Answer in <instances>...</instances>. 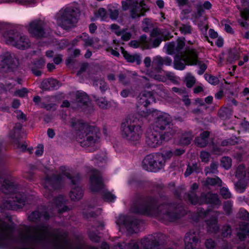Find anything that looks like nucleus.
I'll list each match as a JSON object with an SVG mask.
<instances>
[{"instance_id":"obj_1","label":"nucleus","mask_w":249,"mask_h":249,"mask_svg":"<svg viewBox=\"0 0 249 249\" xmlns=\"http://www.w3.org/2000/svg\"><path fill=\"white\" fill-rule=\"evenodd\" d=\"M17 187L12 179H5L1 187L2 192L5 195H9L6 200H0V203L7 209L17 210L22 208L25 204L24 195L16 192Z\"/></svg>"},{"instance_id":"obj_2","label":"nucleus","mask_w":249,"mask_h":249,"mask_svg":"<svg viewBox=\"0 0 249 249\" xmlns=\"http://www.w3.org/2000/svg\"><path fill=\"white\" fill-rule=\"evenodd\" d=\"M75 129V137L82 146H92L96 144L99 139L98 129L93 126L79 121L72 124Z\"/></svg>"},{"instance_id":"obj_3","label":"nucleus","mask_w":249,"mask_h":249,"mask_svg":"<svg viewBox=\"0 0 249 249\" xmlns=\"http://www.w3.org/2000/svg\"><path fill=\"white\" fill-rule=\"evenodd\" d=\"M139 122V119L134 115H131L127 117L121 125L122 137L131 142L138 141L142 133Z\"/></svg>"},{"instance_id":"obj_4","label":"nucleus","mask_w":249,"mask_h":249,"mask_svg":"<svg viewBox=\"0 0 249 249\" xmlns=\"http://www.w3.org/2000/svg\"><path fill=\"white\" fill-rule=\"evenodd\" d=\"M152 115L154 117L155 121L153 124V128L158 130L160 131L166 132L170 131L172 132V129L175 130V133L177 131V128L171 124V118L170 116L165 112L158 110H153L152 112L147 111L142 114L144 117H148Z\"/></svg>"},{"instance_id":"obj_5","label":"nucleus","mask_w":249,"mask_h":249,"mask_svg":"<svg viewBox=\"0 0 249 249\" xmlns=\"http://www.w3.org/2000/svg\"><path fill=\"white\" fill-rule=\"evenodd\" d=\"M175 134V130L172 129V132L167 131L163 132L153 128L148 130L146 136V142L151 147H156L160 146L163 141H168Z\"/></svg>"},{"instance_id":"obj_6","label":"nucleus","mask_w":249,"mask_h":249,"mask_svg":"<svg viewBox=\"0 0 249 249\" xmlns=\"http://www.w3.org/2000/svg\"><path fill=\"white\" fill-rule=\"evenodd\" d=\"M3 38L7 44L11 45L18 49L24 50L30 46V42L26 36L13 31L4 33Z\"/></svg>"},{"instance_id":"obj_7","label":"nucleus","mask_w":249,"mask_h":249,"mask_svg":"<svg viewBox=\"0 0 249 249\" xmlns=\"http://www.w3.org/2000/svg\"><path fill=\"white\" fill-rule=\"evenodd\" d=\"M198 185L194 183L191 187L190 193L188 195V199L193 204H201L203 202L211 203L214 206L220 204V202L216 194H207L206 195H202L201 198L198 199L194 191L198 188Z\"/></svg>"},{"instance_id":"obj_8","label":"nucleus","mask_w":249,"mask_h":249,"mask_svg":"<svg viewBox=\"0 0 249 249\" xmlns=\"http://www.w3.org/2000/svg\"><path fill=\"white\" fill-rule=\"evenodd\" d=\"M164 166V161L160 153H156L147 155L143 159L142 168L149 172H156Z\"/></svg>"},{"instance_id":"obj_9","label":"nucleus","mask_w":249,"mask_h":249,"mask_svg":"<svg viewBox=\"0 0 249 249\" xmlns=\"http://www.w3.org/2000/svg\"><path fill=\"white\" fill-rule=\"evenodd\" d=\"M196 52L193 49L186 51L180 55L175 57L174 66L175 69L183 70L186 65H195L196 64Z\"/></svg>"},{"instance_id":"obj_10","label":"nucleus","mask_w":249,"mask_h":249,"mask_svg":"<svg viewBox=\"0 0 249 249\" xmlns=\"http://www.w3.org/2000/svg\"><path fill=\"white\" fill-rule=\"evenodd\" d=\"M18 64L15 55L7 52L0 56V72H7L13 71Z\"/></svg>"},{"instance_id":"obj_11","label":"nucleus","mask_w":249,"mask_h":249,"mask_svg":"<svg viewBox=\"0 0 249 249\" xmlns=\"http://www.w3.org/2000/svg\"><path fill=\"white\" fill-rule=\"evenodd\" d=\"M79 13V10L75 6L66 7L63 12V29L67 30L74 26Z\"/></svg>"},{"instance_id":"obj_12","label":"nucleus","mask_w":249,"mask_h":249,"mask_svg":"<svg viewBox=\"0 0 249 249\" xmlns=\"http://www.w3.org/2000/svg\"><path fill=\"white\" fill-rule=\"evenodd\" d=\"M130 8V16L132 18H139L144 16V13L148 11L147 5L143 1L132 0L128 4V9Z\"/></svg>"},{"instance_id":"obj_13","label":"nucleus","mask_w":249,"mask_h":249,"mask_svg":"<svg viewBox=\"0 0 249 249\" xmlns=\"http://www.w3.org/2000/svg\"><path fill=\"white\" fill-rule=\"evenodd\" d=\"M117 225L124 226L129 232L136 233L139 230L140 222L137 219L132 220L130 217L124 215H120L117 220Z\"/></svg>"},{"instance_id":"obj_14","label":"nucleus","mask_w":249,"mask_h":249,"mask_svg":"<svg viewBox=\"0 0 249 249\" xmlns=\"http://www.w3.org/2000/svg\"><path fill=\"white\" fill-rule=\"evenodd\" d=\"M27 27L29 33L34 37L40 38L44 35V22L41 20H34L29 23Z\"/></svg>"},{"instance_id":"obj_15","label":"nucleus","mask_w":249,"mask_h":249,"mask_svg":"<svg viewBox=\"0 0 249 249\" xmlns=\"http://www.w3.org/2000/svg\"><path fill=\"white\" fill-rule=\"evenodd\" d=\"M161 41L162 39L158 34V31L157 30H153L151 33L150 41L152 42V44L148 41L146 36L142 35L140 37V42L145 49L156 48L159 46Z\"/></svg>"},{"instance_id":"obj_16","label":"nucleus","mask_w":249,"mask_h":249,"mask_svg":"<svg viewBox=\"0 0 249 249\" xmlns=\"http://www.w3.org/2000/svg\"><path fill=\"white\" fill-rule=\"evenodd\" d=\"M103 185V182L100 173L97 170H92L89 178L90 190L92 192L98 191L102 188Z\"/></svg>"},{"instance_id":"obj_17","label":"nucleus","mask_w":249,"mask_h":249,"mask_svg":"<svg viewBox=\"0 0 249 249\" xmlns=\"http://www.w3.org/2000/svg\"><path fill=\"white\" fill-rule=\"evenodd\" d=\"M45 188L56 189L61 186L62 178L60 175L47 177L41 182Z\"/></svg>"},{"instance_id":"obj_18","label":"nucleus","mask_w":249,"mask_h":249,"mask_svg":"<svg viewBox=\"0 0 249 249\" xmlns=\"http://www.w3.org/2000/svg\"><path fill=\"white\" fill-rule=\"evenodd\" d=\"M80 180L79 175H76L71 178L72 188L70 192L71 198L74 200L80 199L83 195L82 189L77 184Z\"/></svg>"},{"instance_id":"obj_19","label":"nucleus","mask_w":249,"mask_h":249,"mask_svg":"<svg viewBox=\"0 0 249 249\" xmlns=\"http://www.w3.org/2000/svg\"><path fill=\"white\" fill-rule=\"evenodd\" d=\"M71 106L72 107H82L84 110L90 107L89 98L87 94L84 92H78L76 93V100L75 102H72Z\"/></svg>"},{"instance_id":"obj_20","label":"nucleus","mask_w":249,"mask_h":249,"mask_svg":"<svg viewBox=\"0 0 249 249\" xmlns=\"http://www.w3.org/2000/svg\"><path fill=\"white\" fill-rule=\"evenodd\" d=\"M139 102L140 104L143 105L144 109L141 115L143 114V111L146 112L148 111L146 107L151 103L155 102V97L152 92L150 91H144L141 93L139 96Z\"/></svg>"},{"instance_id":"obj_21","label":"nucleus","mask_w":249,"mask_h":249,"mask_svg":"<svg viewBox=\"0 0 249 249\" xmlns=\"http://www.w3.org/2000/svg\"><path fill=\"white\" fill-rule=\"evenodd\" d=\"M197 235L198 233L191 231L186 234L184 239L185 249H196L197 244L199 241Z\"/></svg>"},{"instance_id":"obj_22","label":"nucleus","mask_w":249,"mask_h":249,"mask_svg":"<svg viewBox=\"0 0 249 249\" xmlns=\"http://www.w3.org/2000/svg\"><path fill=\"white\" fill-rule=\"evenodd\" d=\"M169 206L164 205L160 206L157 213H154L156 215L161 216L163 219L169 221L175 220L176 218H178V216L174 213L169 212Z\"/></svg>"},{"instance_id":"obj_23","label":"nucleus","mask_w":249,"mask_h":249,"mask_svg":"<svg viewBox=\"0 0 249 249\" xmlns=\"http://www.w3.org/2000/svg\"><path fill=\"white\" fill-rule=\"evenodd\" d=\"M60 86L61 83L54 78L44 80L41 84V88L47 90L57 89Z\"/></svg>"},{"instance_id":"obj_24","label":"nucleus","mask_w":249,"mask_h":249,"mask_svg":"<svg viewBox=\"0 0 249 249\" xmlns=\"http://www.w3.org/2000/svg\"><path fill=\"white\" fill-rule=\"evenodd\" d=\"M80 38L84 42L85 46H92L96 49H98L100 47L98 44L99 40L97 38H89L86 33H83L80 36Z\"/></svg>"},{"instance_id":"obj_25","label":"nucleus","mask_w":249,"mask_h":249,"mask_svg":"<svg viewBox=\"0 0 249 249\" xmlns=\"http://www.w3.org/2000/svg\"><path fill=\"white\" fill-rule=\"evenodd\" d=\"M236 177L240 180L249 183V172L246 174L245 167L243 165H240L238 166L235 172Z\"/></svg>"},{"instance_id":"obj_26","label":"nucleus","mask_w":249,"mask_h":249,"mask_svg":"<svg viewBox=\"0 0 249 249\" xmlns=\"http://www.w3.org/2000/svg\"><path fill=\"white\" fill-rule=\"evenodd\" d=\"M158 241L155 237L148 235L142 240V244L145 249H152L157 245Z\"/></svg>"},{"instance_id":"obj_27","label":"nucleus","mask_w":249,"mask_h":249,"mask_svg":"<svg viewBox=\"0 0 249 249\" xmlns=\"http://www.w3.org/2000/svg\"><path fill=\"white\" fill-rule=\"evenodd\" d=\"M149 75L153 79L160 81H165L167 79L173 80L174 78L173 73L169 71H163L162 74L150 73Z\"/></svg>"},{"instance_id":"obj_28","label":"nucleus","mask_w":249,"mask_h":249,"mask_svg":"<svg viewBox=\"0 0 249 249\" xmlns=\"http://www.w3.org/2000/svg\"><path fill=\"white\" fill-rule=\"evenodd\" d=\"M209 136V132L208 131H204L202 132L199 137L196 138L195 140L196 144L199 147H204L208 143V138Z\"/></svg>"},{"instance_id":"obj_29","label":"nucleus","mask_w":249,"mask_h":249,"mask_svg":"<svg viewBox=\"0 0 249 249\" xmlns=\"http://www.w3.org/2000/svg\"><path fill=\"white\" fill-rule=\"evenodd\" d=\"M249 236V224L245 223L240 225L237 232V236L241 240L245 239L246 235Z\"/></svg>"},{"instance_id":"obj_30","label":"nucleus","mask_w":249,"mask_h":249,"mask_svg":"<svg viewBox=\"0 0 249 249\" xmlns=\"http://www.w3.org/2000/svg\"><path fill=\"white\" fill-rule=\"evenodd\" d=\"M41 216L45 219H48L49 218V214L46 212L41 213L38 211H36L32 212L28 216V218L30 221H36Z\"/></svg>"},{"instance_id":"obj_31","label":"nucleus","mask_w":249,"mask_h":249,"mask_svg":"<svg viewBox=\"0 0 249 249\" xmlns=\"http://www.w3.org/2000/svg\"><path fill=\"white\" fill-rule=\"evenodd\" d=\"M153 208L147 205H143L139 207L136 210H133L132 211L135 213H140L143 214H153Z\"/></svg>"},{"instance_id":"obj_32","label":"nucleus","mask_w":249,"mask_h":249,"mask_svg":"<svg viewBox=\"0 0 249 249\" xmlns=\"http://www.w3.org/2000/svg\"><path fill=\"white\" fill-rule=\"evenodd\" d=\"M122 53L123 54L125 59L129 62H136L138 64L140 63L141 59L138 55H131L128 53L126 51H124V49H122Z\"/></svg>"},{"instance_id":"obj_33","label":"nucleus","mask_w":249,"mask_h":249,"mask_svg":"<svg viewBox=\"0 0 249 249\" xmlns=\"http://www.w3.org/2000/svg\"><path fill=\"white\" fill-rule=\"evenodd\" d=\"M192 139V135L190 133H183L179 137L178 143L181 145H187L190 143Z\"/></svg>"},{"instance_id":"obj_34","label":"nucleus","mask_w":249,"mask_h":249,"mask_svg":"<svg viewBox=\"0 0 249 249\" xmlns=\"http://www.w3.org/2000/svg\"><path fill=\"white\" fill-rule=\"evenodd\" d=\"M207 224L208 230L211 232H216L219 229L216 217H213L211 220L207 221Z\"/></svg>"},{"instance_id":"obj_35","label":"nucleus","mask_w":249,"mask_h":249,"mask_svg":"<svg viewBox=\"0 0 249 249\" xmlns=\"http://www.w3.org/2000/svg\"><path fill=\"white\" fill-rule=\"evenodd\" d=\"M231 163V159L228 157H223L221 160V166L227 170L230 168Z\"/></svg>"},{"instance_id":"obj_36","label":"nucleus","mask_w":249,"mask_h":249,"mask_svg":"<svg viewBox=\"0 0 249 249\" xmlns=\"http://www.w3.org/2000/svg\"><path fill=\"white\" fill-rule=\"evenodd\" d=\"M94 86L95 87H99L101 92H104L107 89V86L105 82L102 80H97L94 82Z\"/></svg>"},{"instance_id":"obj_37","label":"nucleus","mask_w":249,"mask_h":249,"mask_svg":"<svg viewBox=\"0 0 249 249\" xmlns=\"http://www.w3.org/2000/svg\"><path fill=\"white\" fill-rule=\"evenodd\" d=\"M218 164L213 162L211 163L210 167L205 168V171L206 175L208 174H216L217 173Z\"/></svg>"},{"instance_id":"obj_38","label":"nucleus","mask_w":249,"mask_h":249,"mask_svg":"<svg viewBox=\"0 0 249 249\" xmlns=\"http://www.w3.org/2000/svg\"><path fill=\"white\" fill-rule=\"evenodd\" d=\"M206 183L208 185H218L221 186L222 184V180L218 177L215 178H207Z\"/></svg>"},{"instance_id":"obj_39","label":"nucleus","mask_w":249,"mask_h":249,"mask_svg":"<svg viewBox=\"0 0 249 249\" xmlns=\"http://www.w3.org/2000/svg\"><path fill=\"white\" fill-rule=\"evenodd\" d=\"M160 154L162 156V160L164 161V162L166 160L170 159L171 157L174 156L173 151L170 149L165 150L162 151L161 153H160Z\"/></svg>"},{"instance_id":"obj_40","label":"nucleus","mask_w":249,"mask_h":249,"mask_svg":"<svg viewBox=\"0 0 249 249\" xmlns=\"http://www.w3.org/2000/svg\"><path fill=\"white\" fill-rule=\"evenodd\" d=\"M12 1H15L18 4L30 6H34L36 3V0H13Z\"/></svg>"},{"instance_id":"obj_41","label":"nucleus","mask_w":249,"mask_h":249,"mask_svg":"<svg viewBox=\"0 0 249 249\" xmlns=\"http://www.w3.org/2000/svg\"><path fill=\"white\" fill-rule=\"evenodd\" d=\"M186 86L188 88L192 87L195 83V77L190 73H188L185 77Z\"/></svg>"},{"instance_id":"obj_42","label":"nucleus","mask_w":249,"mask_h":249,"mask_svg":"<svg viewBox=\"0 0 249 249\" xmlns=\"http://www.w3.org/2000/svg\"><path fill=\"white\" fill-rule=\"evenodd\" d=\"M104 198L108 202H114L116 199V196L111 193L106 191L103 195Z\"/></svg>"},{"instance_id":"obj_43","label":"nucleus","mask_w":249,"mask_h":249,"mask_svg":"<svg viewBox=\"0 0 249 249\" xmlns=\"http://www.w3.org/2000/svg\"><path fill=\"white\" fill-rule=\"evenodd\" d=\"M234 188L237 192L241 193L245 190L246 185L244 183L238 181L234 184Z\"/></svg>"},{"instance_id":"obj_44","label":"nucleus","mask_w":249,"mask_h":249,"mask_svg":"<svg viewBox=\"0 0 249 249\" xmlns=\"http://www.w3.org/2000/svg\"><path fill=\"white\" fill-rule=\"evenodd\" d=\"M195 61L196 63V65H199V68H200V70L198 71V73L200 75L203 74L204 73V71L206 70L207 66L204 63H202L201 62H200V61H199L197 59V55L196 53V60Z\"/></svg>"},{"instance_id":"obj_45","label":"nucleus","mask_w":249,"mask_h":249,"mask_svg":"<svg viewBox=\"0 0 249 249\" xmlns=\"http://www.w3.org/2000/svg\"><path fill=\"white\" fill-rule=\"evenodd\" d=\"M179 30L182 34H188L191 33L192 28L189 24H182L179 27Z\"/></svg>"},{"instance_id":"obj_46","label":"nucleus","mask_w":249,"mask_h":249,"mask_svg":"<svg viewBox=\"0 0 249 249\" xmlns=\"http://www.w3.org/2000/svg\"><path fill=\"white\" fill-rule=\"evenodd\" d=\"M96 101L98 105L101 108H107L108 106V103L105 98H98L96 99Z\"/></svg>"},{"instance_id":"obj_47","label":"nucleus","mask_w":249,"mask_h":249,"mask_svg":"<svg viewBox=\"0 0 249 249\" xmlns=\"http://www.w3.org/2000/svg\"><path fill=\"white\" fill-rule=\"evenodd\" d=\"M212 7V4L211 3L208 1H205L202 5V6L198 9V14L199 15H201V14H203L204 11L203 9V8L205 9H210Z\"/></svg>"},{"instance_id":"obj_48","label":"nucleus","mask_w":249,"mask_h":249,"mask_svg":"<svg viewBox=\"0 0 249 249\" xmlns=\"http://www.w3.org/2000/svg\"><path fill=\"white\" fill-rule=\"evenodd\" d=\"M205 79L210 84L212 85H216L218 82V79L213 76L211 75H205Z\"/></svg>"},{"instance_id":"obj_49","label":"nucleus","mask_w":249,"mask_h":249,"mask_svg":"<svg viewBox=\"0 0 249 249\" xmlns=\"http://www.w3.org/2000/svg\"><path fill=\"white\" fill-rule=\"evenodd\" d=\"M44 60L43 58H40L38 60L35 62L31 66V67H34L36 69H41L44 66Z\"/></svg>"},{"instance_id":"obj_50","label":"nucleus","mask_w":249,"mask_h":249,"mask_svg":"<svg viewBox=\"0 0 249 249\" xmlns=\"http://www.w3.org/2000/svg\"><path fill=\"white\" fill-rule=\"evenodd\" d=\"M28 92V91L27 89L24 88L16 90L14 95L16 96H18L20 97H24L27 95Z\"/></svg>"},{"instance_id":"obj_51","label":"nucleus","mask_w":249,"mask_h":249,"mask_svg":"<svg viewBox=\"0 0 249 249\" xmlns=\"http://www.w3.org/2000/svg\"><path fill=\"white\" fill-rule=\"evenodd\" d=\"M220 193L224 198H229L231 197V194L226 187H223L220 189Z\"/></svg>"},{"instance_id":"obj_52","label":"nucleus","mask_w":249,"mask_h":249,"mask_svg":"<svg viewBox=\"0 0 249 249\" xmlns=\"http://www.w3.org/2000/svg\"><path fill=\"white\" fill-rule=\"evenodd\" d=\"M163 65L162 58L159 56H157L153 59V66L155 67H159Z\"/></svg>"},{"instance_id":"obj_53","label":"nucleus","mask_w":249,"mask_h":249,"mask_svg":"<svg viewBox=\"0 0 249 249\" xmlns=\"http://www.w3.org/2000/svg\"><path fill=\"white\" fill-rule=\"evenodd\" d=\"M55 23L59 26H62V12L61 10L55 16Z\"/></svg>"},{"instance_id":"obj_54","label":"nucleus","mask_w":249,"mask_h":249,"mask_svg":"<svg viewBox=\"0 0 249 249\" xmlns=\"http://www.w3.org/2000/svg\"><path fill=\"white\" fill-rule=\"evenodd\" d=\"M95 160H97V164L100 163H105L107 161L106 155L104 153H102L100 156L95 158Z\"/></svg>"},{"instance_id":"obj_55","label":"nucleus","mask_w":249,"mask_h":249,"mask_svg":"<svg viewBox=\"0 0 249 249\" xmlns=\"http://www.w3.org/2000/svg\"><path fill=\"white\" fill-rule=\"evenodd\" d=\"M121 35L122 36V39L124 41L128 40L131 36V33L125 30L121 31Z\"/></svg>"},{"instance_id":"obj_56","label":"nucleus","mask_w":249,"mask_h":249,"mask_svg":"<svg viewBox=\"0 0 249 249\" xmlns=\"http://www.w3.org/2000/svg\"><path fill=\"white\" fill-rule=\"evenodd\" d=\"M98 17L101 20H105L107 17L106 11L104 8H101L98 10Z\"/></svg>"},{"instance_id":"obj_57","label":"nucleus","mask_w":249,"mask_h":249,"mask_svg":"<svg viewBox=\"0 0 249 249\" xmlns=\"http://www.w3.org/2000/svg\"><path fill=\"white\" fill-rule=\"evenodd\" d=\"M210 154L209 153L202 151L200 153V158L202 161L207 162L209 160Z\"/></svg>"},{"instance_id":"obj_58","label":"nucleus","mask_w":249,"mask_h":249,"mask_svg":"<svg viewBox=\"0 0 249 249\" xmlns=\"http://www.w3.org/2000/svg\"><path fill=\"white\" fill-rule=\"evenodd\" d=\"M131 95H133L132 89H124L121 92V95L124 98L127 97Z\"/></svg>"},{"instance_id":"obj_59","label":"nucleus","mask_w":249,"mask_h":249,"mask_svg":"<svg viewBox=\"0 0 249 249\" xmlns=\"http://www.w3.org/2000/svg\"><path fill=\"white\" fill-rule=\"evenodd\" d=\"M109 10L110 18L112 19H116L117 18L119 15L118 10L117 9L112 10L111 9H110Z\"/></svg>"},{"instance_id":"obj_60","label":"nucleus","mask_w":249,"mask_h":249,"mask_svg":"<svg viewBox=\"0 0 249 249\" xmlns=\"http://www.w3.org/2000/svg\"><path fill=\"white\" fill-rule=\"evenodd\" d=\"M83 213L87 217H92L96 215V214L94 213L93 211L89 208H87V209H84Z\"/></svg>"},{"instance_id":"obj_61","label":"nucleus","mask_w":249,"mask_h":249,"mask_svg":"<svg viewBox=\"0 0 249 249\" xmlns=\"http://www.w3.org/2000/svg\"><path fill=\"white\" fill-rule=\"evenodd\" d=\"M232 204L231 201H227L224 203V210L228 213H229L231 210Z\"/></svg>"},{"instance_id":"obj_62","label":"nucleus","mask_w":249,"mask_h":249,"mask_svg":"<svg viewBox=\"0 0 249 249\" xmlns=\"http://www.w3.org/2000/svg\"><path fill=\"white\" fill-rule=\"evenodd\" d=\"M43 153V146L42 144L38 145L35 151V154L37 156H40Z\"/></svg>"},{"instance_id":"obj_63","label":"nucleus","mask_w":249,"mask_h":249,"mask_svg":"<svg viewBox=\"0 0 249 249\" xmlns=\"http://www.w3.org/2000/svg\"><path fill=\"white\" fill-rule=\"evenodd\" d=\"M241 16L245 19H249V9H245L244 10H240Z\"/></svg>"},{"instance_id":"obj_64","label":"nucleus","mask_w":249,"mask_h":249,"mask_svg":"<svg viewBox=\"0 0 249 249\" xmlns=\"http://www.w3.org/2000/svg\"><path fill=\"white\" fill-rule=\"evenodd\" d=\"M241 129L243 131L249 132V123L244 121L241 124Z\"/></svg>"}]
</instances>
